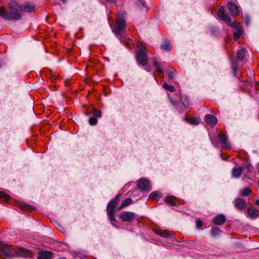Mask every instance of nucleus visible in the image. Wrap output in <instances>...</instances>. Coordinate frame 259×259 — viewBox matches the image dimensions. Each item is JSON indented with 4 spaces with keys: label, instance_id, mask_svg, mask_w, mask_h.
<instances>
[{
    "label": "nucleus",
    "instance_id": "f257e3e1",
    "mask_svg": "<svg viewBox=\"0 0 259 259\" xmlns=\"http://www.w3.org/2000/svg\"><path fill=\"white\" fill-rule=\"evenodd\" d=\"M9 5L10 10L9 12L4 7H0V17L7 20H20L22 17L21 12L31 13L35 10V6L29 3L19 6L16 2L12 1Z\"/></svg>",
    "mask_w": 259,
    "mask_h": 259
},
{
    "label": "nucleus",
    "instance_id": "f03ea898",
    "mask_svg": "<svg viewBox=\"0 0 259 259\" xmlns=\"http://www.w3.org/2000/svg\"><path fill=\"white\" fill-rule=\"evenodd\" d=\"M0 250L1 253L8 258L18 256L28 257L31 255V252L24 248L17 247L6 244L0 241Z\"/></svg>",
    "mask_w": 259,
    "mask_h": 259
},
{
    "label": "nucleus",
    "instance_id": "7ed1b4c3",
    "mask_svg": "<svg viewBox=\"0 0 259 259\" xmlns=\"http://www.w3.org/2000/svg\"><path fill=\"white\" fill-rule=\"evenodd\" d=\"M119 197L120 195H117L115 198L111 200L107 205V213L112 224L116 221L114 218L115 207L119 202L118 198Z\"/></svg>",
    "mask_w": 259,
    "mask_h": 259
},
{
    "label": "nucleus",
    "instance_id": "20e7f679",
    "mask_svg": "<svg viewBox=\"0 0 259 259\" xmlns=\"http://www.w3.org/2000/svg\"><path fill=\"white\" fill-rule=\"evenodd\" d=\"M124 13H118L116 18V23L113 29V31L116 35H120L123 32V29L125 26V22L123 19Z\"/></svg>",
    "mask_w": 259,
    "mask_h": 259
},
{
    "label": "nucleus",
    "instance_id": "39448f33",
    "mask_svg": "<svg viewBox=\"0 0 259 259\" xmlns=\"http://www.w3.org/2000/svg\"><path fill=\"white\" fill-rule=\"evenodd\" d=\"M136 59L137 62L142 65L145 66L147 65L148 56L144 49H141L137 52Z\"/></svg>",
    "mask_w": 259,
    "mask_h": 259
},
{
    "label": "nucleus",
    "instance_id": "423d86ee",
    "mask_svg": "<svg viewBox=\"0 0 259 259\" xmlns=\"http://www.w3.org/2000/svg\"><path fill=\"white\" fill-rule=\"evenodd\" d=\"M136 214L133 212L122 211L119 215V219L124 222H131L136 218Z\"/></svg>",
    "mask_w": 259,
    "mask_h": 259
},
{
    "label": "nucleus",
    "instance_id": "0eeeda50",
    "mask_svg": "<svg viewBox=\"0 0 259 259\" xmlns=\"http://www.w3.org/2000/svg\"><path fill=\"white\" fill-rule=\"evenodd\" d=\"M218 16L219 18L225 22V23L229 26L231 24V18L228 14L225 13V9L223 6H221L218 13Z\"/></svg>",
    "mask_w": 259,
    "mask_h": 259
},
{
    "label": "nucleus",
    "instance_id": "6e6552de",
    "mask_svg": "<svg viewBox=\"0 0 259 259\" xmlns=\"http://www.w3.org/2000/svg\"><path fill=\"white\" fill-rule=\"evenodd\" d=\"M227 6L232 15L237 16L239 15L240 10L236 4L229 2L227 4Z\"/></svg>",
    "mask_w": 259,
    "mask_h": 259
},
{
    "label": "nucleus",
    "instance_id": "1a4fd4ad",
    "mask_svg": "<svg viewBox=\"0 0 259 259\" xmlns=\"http://www.w3.org/2000/svg\"><path fill=\"white\" fill-rule=\"evenodd\" d=\"M137 186L142 191L148 190L149 188V182L145 179H142L138 181Z\"/></svg>",
    "mask_w": 259,
    "mask_h": 259
},
{
    "label": "nucleus",
    "instance_id": "9d476101",
    "mask_svg": "<svg viewBox=\"0 0 259 259\" xmlns=\"http://www.w3.org/2000/svg\"><path fill=\"white\" fill-rule=\"evenodd\" d=\"M218 139L222 146L226 148H230V145L228 141L227 137L221 134H218Z\"/></svg>",
    "mask_w": 259,
    "mask_h": 259
},
{
    "label": "nucleus",
    "instance_id": "9b49d317",
    "mask_svg": "<svg viewBox=\"0 0 259 259\" xmlns=\"http://www.w3.org/2000/svg\"><path fill=\"white\" fill-rule=\"evenodd\" d=\"M226 221V217L222 214H218L214 218L213 223L215 225L221 226L225 223Z\"/></svg>",
    "mask_w": 259,
    "mask_h": 259
},
{
    "label": "nucleus",
    "instance_id": "f8f14e48",
    "mask_svg": "<svg viewBox=\"0 0 259 259\" xmlns=\"http://www.w3.org/2000/svg\"><path fill=\"white\" fill-rule=\"evenodd\" d=\"M243 170V167L235 166L232 170V177L236 179L240 178Z\"/></svg>",
    "mask_w": 259,
    "mask_h": 259
},
{
    "label": "nucleus",
    "instance_id": "ddd939ff",
    "mask_svg": "<svg viewBox=\"0 0 259 259\" xmlns=\"http://www.w3.org/2000/svg\"><path fill=\"white\" fill-rule=\"evenodd\" d=\"M235 206L240 210H244L246 206L245 201L241 198H237L235 200Z\"/></svg>",
    "mask_w": 259,
    "mask_h": 259
},
{
    "label": "nucleus",
    "instance_id": "4468645a",
    "mask_svg": "<svg viewBox=\"0 0 259 259\" xmlns=\"http://www.w3.org/2000/svg\"><path fill=\"white\" fill-rule=\"evenodd\" d=\"M205 121L207 124L215 125L217 123V119L213 115L207 114L204 118Z\"/></svg>",
    "mask_w": 259,
    "mask_h": 259
},
{
    "label": "nucleus",
    "instance_id": "2eb2a0df",
    "mask_svg": "<svg viewBox=\"0 0 259 259\" xmlns=\"http://www.w3.org/2000/svg\"><path fill=\"white\" fill-rule=\"evenodd\" d=\"M53 253L50 251H41L38 253L37 259H51Z\"/></svg>",
    "mask_w": 259,
    "mask_h": 259
},
{
    "label": "nucleus",
    "instance_id": "dca6fc26",
    "mask_svg": "<svg viewBox=\"0 0 259 259\" xmlns=\"http://www.w3.org/2000/svg\"><path fill=\"white\" fill-rule=\"evenodd\" d=\"M247 213L248 216L252 219H255L258 215V211L254 207L248 208L247 210Z\"/></svg>",
    "mask_w": 259,
    "mask_h": 259
},
{
    "label": "nucleus",
    "instance_id": "f3484780",
    "mask_svg": "<svg viewBox=\"0 0 259 259\" xmlns=\"http://www.w3.org/2000/svg\"><path fill=\"white\" fill-rule=\"evenodd\" d=\"M161 48L165 51H170L171 50L170 42L167 40H164L162 45L161 46Z\"/></svg>",
    "mask_w": 259,
    "mask_h": 259
},
{
    "label": "nucleus",
    "instance_id": "a211bd4d",
    "mask_svg": "<svg viewBox=\"0 0 259 259\" xmlns=\"http://www.w3.org/2000/svg\"><path fill=\"white\" fill-rule=\"evenodd\" d=\"M246 49H241L238 51L237 53V57L239 60L242 61L244 59V54L246 52Z\"/></svg>",
    "mask_w": 259,
    "mask_h": 259
},
{
    "label": "nucleus",
    "instance_id": "6ab92c4d",
    "mask_svg": "<svg viewBox=\"0 0 259 259\" xmlns=\"http://www.w3.org/2000/svg\"><path fill=\"white\" fill-rule=\"evenodd\" d=\"M184 119L187 121L188 123L190 124H193V125H197L199 123V121H198L197 119L195 117H192V118H187L185 117L184 118Z\"/></svg>",
    "mask_w": 259,
    "mask_h": 259
},
{
    "label": "nucleus",
    "instance_id": "aec40b11",
    "mask_svg": "<svg viewBox=\"0 0 259 259\" xmlns=\"http://www.w3.org/2000/svg\"><path fill=\"white\" fill-rule=\"evenodd\" d=\"M229 26L235 28L237 30V31L240 30V31H243L242 24L240 23H231V25Z\"/></svg>",
    "mask_w": 259,
    "mask_h": 259
},
{
    "label": "nucleus",
    "instance_id": "412c9836",
    "mask_svg": "<svg viewBox=\"0 0 259 259\" xmlns=\"http://www.w3.org/2000/svg\"><path fill=\"white\" fill-rule=\"evenodd\" d=\"M153 65L155 67L156 70L160 73H163V71L160 67V65L158 62L154 59L153 60Z\"/></svg>",
    "mask_w": 259,
    "mask_h": 259
},
{
    "label": "nucleus",
    "instance_id": "4be33fe9",
    "mask_svg": "<svg viewBox=\"0 0 259 259\" xmlns=\"http://www.w3.org/2000/svg\"><path fill=\"white\" fill-rule=\"evenodd\" d=\"M162 87L166 90L168 91L169 92H174L175 91V90H176V88H175V87L174 86H173V85H168L167 83H166L165 82H164L162 84Z\"/></svg>",
    "mask_w": 259,
    "mask_h": 259
},
{
    "label": "nucleus",
    "instance_id": "5701e85b",
    "mask_svg": "<svg viewBox=\"0 0 259 259\" xmlns=\"http://www.w3.org/2000/svg\"><path fill=\"white\" fill-rule=\"evenodd\" d=\"M231 67L235 74L238 69V64L236 60H233L231 63Z\"/></svg>",
    "mask_w": 259,
    "mask_h": 259
},
{
    "label": "nucleus",
    "instance_id": "b1692460",
    "mask_svg": "<svg viewBox=\"0 0 259 259\" xmlns=\"http://www.w3.org/2000/svg\"><path fill=\"white\" fill-rule=\"evenodd\" d=\"M221 232V230L216 227H213L211 228V234L213 236H215L220 234Z\"/></svg>",
    "mask_w": 259,
    "mask_h": 259
},
{
    "label": "nucleus",
    "instance_id": "393cba45",
    "mask_svg": "<svg viewBox=\"0 0 259 259\" xmlns=\"http://www.w3.org/2000/svg\"><path fill=\"white\" fill-rule=\"evenodd\" d=\"M132 199L130 198H128L125 199L123 201V202L122 203V204L120 207V209L129 205L132 203Z\"/></svg>",
    "mask_w": 259,
    "mask_h": 259
},
{
    "label": "nucleus",
    "instance_id": "a878e982",
    "mask_svg": "<svg viewBox=\"0 0 259 259\" xmlns=\"http://www.w3.org/2000/svg\"><path fill=\"white\" fill-rule=\"evenodd\" d=\"M10 196L8 194L4 192H0V199H3L5 201L7 202L9 201Z\"/></svg>",
    "mask_w": 259,
    "mask_h": 259
},
{
    "label": "nucleus",
    "instance_id": "bb28decb",
    "mask_svg": "<svg viewBox=\"0 0 259 259\" xmlns=\"http://www.w3.org/2000/svg\"><path fill=\"white\" fill-rule=\"evenodd\" d=\"M243 168H246L247 169V172H251L253 171L254 169L253 166L250 163H246L243 164Z\"/></svg>",
    "mask_w": 259,
    "mask_h": 259
},
{
    "label": "nucleus",
    "instance_id": "cd10ccee",
    "mask_svg": "<svg viewBox=\"0 0 259 259\" xmlns=\"http://www.w3.org/2000/svg\"><path fill=\"white\" fill-rule=\"evenodd\" d=\"M157 197H162V195H161V194L157 191H154V192H152L149 195V197L150 198H155Z\"/></svg>",
    "mask_w": 259,
    "mask_h": 259
},
{
    "label": "nucleus",
    "instance_id": "c85d7f7f",
    "mask_svg": "<svg viewBox=\"0 0 259 259\" xmlns=\"http://www.w3.org/2000/svg\"><path fill=\"white\" fill-rule=\"evenodd\" d=\"M251 194V189L249 188H247L243 190L241 193V195L243 196H248Z\"/></svg>",
    "mask_w": 259,
    "mask_h": 259
},
{
    "label": "nucleus",
    "instance_id": "c756f323",
    "mask_svg": "<svg viewBox=\"0 0 259 259\" xmlns=\"http://www.w3.org/2000/svg\"><path fill=\"white\" fill-rule=\"evenodd\" d=\"M242 32L243 31H240V30L234 32L233 36L235 40H237L240 37Z\"/></svg>",
    "mask_w": 259,
    "mask_h": 259
},
{
    "label": "nucleus",
    "instance_id": "7c9ffc66",
    "mask_svg": "<svg viewBox=\"0 0 259 259\" xmlns=\"http://www.w3.org/2000/svg\"><path fill=\"white\" fill-rule=\"evenodd\" d=\"M89 122L90 124L92 125H96L98 122V120L96 118L93 117H91L89 120Z\"/></svg>",
    "mask_w": 259,
    "mask_h": 259
},
{
    "label": "nucleus",
    "instance_id": "2f4dec72",
    "mask_svg": "<svg viewBox=\"0 0 259 259\" xmlns=\"http://www.w3.org/2000/svg\"><path fill=\"white\" fill-rule=\"evenodd\" d=\"M93 114L95 117H100L101 116V112L97 109H94L93 112Z\"/></svg>",
    "mask_w": 259,
    "mask_h": 259
},
{
    "label": "nucleus",
    "instance_id": "473e14b6",
    "mask_svg": "<svg viewBox=\"0 0 259 259\" xmlns=\"http://www.w3.org/2000/svg\"><path fill=\"white\" fill-rule=\"evenodd\" d=\"M181 100L184 106L186 107L189 105V101L187 97H182Z\"/></svg>",
    "mask_w": 259,
    "mask_h": 259
},
{
    "label": "nucleus",
    "instance_id": "72a5a7b5",
    "mask_svg": "<svg viewBox=\"0 0 259 259\" xmlns=\"http://www.w3.org/2000/svg\"><path fill=\"white\" fill-rule=\"evenodd\" d=\"M158 234L161 237L165 238H168L170 237L169 233L165 231L160 232Z\"/></svg>",
    "mask_w": 259,
    "mask_h": 259
},
{
    "label": "nucleus",
    "instance_id": "f704fd0d",
    "mask_svg": "<svg viewBox=\"0 0 259 259\" xmlns=\"http://www.w3.org/2000/svg\"><path fill=\"white\" fill-rule=\"evenodd\" d=\"M120 39L121 42L122 44H126L127 45V46L128 47L129 45L128 44L127 40V39H130V38H127L126 37H124L123 36H120Z\"/></svg>",
    "mask_w": 259,
    "mask_h": 259
},
{
    "label": "nucleus",
    "instance_id": "c9c22d12",
    "mask_svg": "<svg viewBox=\"0 0 259 259\" xmlns=\"http://www.w3.org/2000/svg\"><path fill=\"white\" fill-rule=\"evenodd\" d=\"M175 76V71H170L168 73V78L169 80H172Z\"/></svg>",
    "mask_w": 259,
    "mask_h": 259
},
{
    "label": "nucleus",
    "instance_id": "e433bc0d",
    "mask_svg": "<svg viewBox=\"0 0 259 259\" xmlns=\"http://www.w3.org/2000/svg\"><path fill=\"white\" fill-rule=\"evenodd\" d=\"M166 202L167 203V205H170V206H176V204L175 202H174L173 201L171 200H166Z\"/></svg>",
    "mask_w": 259,
    "mask_h": 259
},
{
    "label": "nucleus",
    "instance_id": "4c0bfd02",
    "mask_svg": "<svg viewBox=\"0 0 259 259\" xmlns=\"http://www.w3.org/2000/svg\"><path fill=\"white\" fill-rule=\"evenodd\" d=\"M202 225H203V223L201 220H198L196 221L197 228H200V227H201L202 226Z\"/></svg>",
    "mask_w": 259,
    "mask_h": 259
},
{
    "label": "nucleus",
    "instance_id": "58836bf2",
    "mask_svg": "<svg viewBox=\"0 0 259 259\" xmlns=\"http://www.w3.org/2000/svg\"><path fill=\"white\" fill-rule=\"evenodd\" d=\"M244 21L246 25H248L249 23V17L247 16H245L244 17Z\"/></svg>",
    "mask_w": 259,
    "mask_h": 259
},
{
    "label": "nucleus",
    "instance_id": "ea45409f",
    "mask_svg": "<svg viewBox=\"0 0 259 259\" xmlns=\"http://www.w3.org/2000/svg\"><path fill=\"white\" fill-rule=\"evenodd\" d=\"M34 208V207L29 205H25V209L28 210H32Z\"/></svg>",
    "mask_w": 259,
    "mask_h": 259
},
{
    "label": "nucleus",
    "instance_id": "a19ab883",
    "mask_svg": "<svg viewBox=\"0 0 259 259\" xmlns=\"http://www.w3.org/2000/svg\"><path fill=\"white\" fill-rule=\"evenodd\" d=\"M170 100L173 106H176L177 105L178 103L177 101H173L171 98H170Z\"/></svg>",
    "mask_w": 259,
    "mask_h": 259
},
{
    "label": "nucleus",
    "instance_id": "79ce46f5",
    "mask_svg": "<svg viewBox=\"0 0 259 259\" xmlns=\"http://www.w3.org/2000/svg\"><path fill=\"white\" fill-rule=\"evenodd\" d=\"M106 1L109 2V3H115V0H105Z\"/></svg>",
    "mask_w": 259,
    "mask_h": 259
},
{
    "label": "nucleus",
    "instance_id": "37998d69",
    "mask_svg": "<svg viewBox=\"0 0 259 259\" xmlns=\"http://www.w3.org/2000/svg\"><path fill=\"white\" fill-rule=\"evenodd\" d=\"M255 204L259 205V200H256L255 202Z\"/></svg>",
    "mask_w": 259,
    "mask_h": 259
},
{
    "label": "nucleus",
    "instance_id": "c03bdc74",
    "mask_svg": "<svg viewBox=\"0 0 259 259\" xmlns=\"http://www.w3.org/2000/svg\"><path fill=\"white\" fill-rule=\"evenodd\" d=\"M257 169L258 171L259 172V162L257 163Z\"/></svg>",
    "mask_w": 259,
    "mask_h": 259
},
{
    "label": "nucleus",
    "instance_id": "a18cd8bd",
    "mask_svg": "<svg viewBox=\"0 0 259 259\" xmlns=\"http://www.w3.org/2000/svg\"><path fill=\"white\" fill-rule=\"evenodd\" d=\"M142 6H144V2H142Z\"/></svg>",
    "mask_w": 259,
    "mask_h": 259
}]
</instances>
